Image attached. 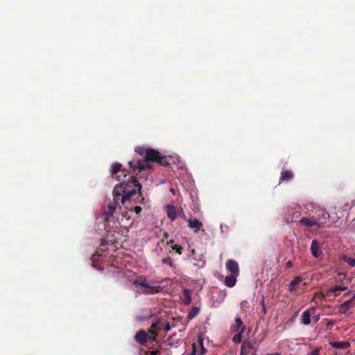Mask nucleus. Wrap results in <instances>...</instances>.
Here are the masks:
<instances>
[{"label": "nucleus", "instance_id": "obj_19", "mask_svg": "<svg viewBox=\"0 0 355 355\" xmlns=\"http://www.w3.org/2000/svg\"><path fill=\"white\" fill-rule=\"evenodd\" d=\"M242 327H245L243 325V322L241 318L238 317L235 319V322L231 326V331L232 332H239Z\"/></svg>", "mask_w": 355, "mask_h": 355}, {"label": "nucleus", "instance_id": "obj_8", "mask_svg": "<svg viewBox=\"0 0 355 355\" xmlns=\"http://www.w3.org/2000/svg\"><path fill=\"white\" fill-rule=\"evenodd\" d=\"M300 223L305 227H311L313 226L322 227L324 225L323 222L318 221L315 218L309 219L306 217H303L300 220Z\"/></svg>", "mask_w": 355, "mask_h": 355}, {"label": "nucleus", "instance_id": "obj_17", "mask_svg": "<svg viewBox=\"0 0 355 355\" xmlns=\"http://www.w3.org/2000/svg\"><path fill=\"white\" fill-rule=\"evenodd\" d=\"M294 178V174L291 171H283L279 178L280 182H289Z\"/></svg>", "mask_w": 355, "mask_h": 355}, {"label": "nucleus", "instance_id": "obj_25", "mask_svg": "<svg viewBox=\"0 0 355 355\" xmlns=\"http://www.w3.org/2000/svg\"><path fill=\"white\" fill-rule=\"evenodd\" d=\"M164 320H159L156 322L152 324L151 329L150 330H154L155 332L157 330H163Z\"/></svg>", "mask_w": 355, "mask_h": 355}, {"label": "nucleus", "instance_id": "obj_32", "mask_svg": "<svg viewBox=\"0 0 355 355\" xmlns=\"http://www.w3.org/2000/svg\"><path fill=\"white\" fill-rule=\"evenodd\" d=\"M345 261L351 266H355V259L354 258H351V257H348L347 259H345Z\"/></svg>", "mask_w": 355, "mask_h": 355}, {"label": "nucleus", "instance_id": "obj_3", "mask_svg": "<svg viewBox=\"0 0 355 355\" xmlns=\"http://www.w3.org/2000/svg\"><path fill=\"white\" fill-rule=\"evenodd\" d=\"M157 336V332L154 330H149L148 333L144 330H139L136 333L135 340L139 344L146 345L148 341L150 343L155 341Z\"/></svg>", "mask_w": 355, "mask_h": 355}, {"label": "nucleus", "instance_id": "obj_36", "mask_svg": "<svg viewBox=\"0 0 355 355\" xmlns=\"http://www.w3.org/2000/svg\"><path fill=\"white\" fill-rule=\"evenodd\" d=\"M178 216H180L181 218H184L185 217L184 214L183 210H182V208L178 209Z\"/></svg>", "mask_w": 355, "mask_h": 355}, {"label": "nucleus", "instance_id": "obj_29", "mask_svg": "<svg viewBox=\"0 0 355 355\" xmlns=\"http://www.w3.org/2000/svg\"><path fill=\"white\" fill-rule=\"evenodd\" d=\"M156 162H157L159 165L163 166H167L169 165L166 157L164 156H162L161 155H160V159L159 158Z\"/></svg>", "mask_w": 355, "mask_h": 355}, {"label": "nucleus", "instance_id": "obj_21", "mask_svg": "<svg viewBox=\"0 0 355 355\" xmlns=\"http://www.w3.org/2000/svg\"><path fill=\"white\" fill-rule=\"evenodd\" d=\"M302 323L304 325H309L311 323V311L307 309L302 313Z\"/></svg>", "mask_w": 355, "mask_h": 355}, {"label": "nucleus", "instance_id": "obj_27", "mask_svg": "<svg viewBox=\"0 0 355 355\" xmlns=\"http://www.w3.org/2000/svg\"><path fill=\"white\" fill-rule=\"evenodd\" d=\"M122 164L118 162L114 163L112 166L111 173L115 175L121 170Z\"/></svg>", "mask_w": 355, "mask_h": 355}, {"label": "nucleus", "instance_id": "obj_38", "mask_svg": "<svg viewBox=\"0 0 355 355\" xmlns=\"http://www.w3.org/2000/svg\"><path fill=\"white\" fill-rule=\"evenodd\" d=\"M293 263H292V261H287V262L286 263V268H292V267H293Z\"/></svg>", "mask_w": 355, "mask_h": 355}, {"label": "nucleus", "instance_id": "obj_16", "mask_svg": "<svg viewBox=\"0 0 355 355\" xmlns=\"http://www.w3.org/2000/svg\"><path fill=\"white\" fill-rule=\"evenodd\" d=\"M329 344L336 349H347L350 347L349 342L329 341Z\"/></svg>", "mask_w": 355, "mask_h": 355}, {"label": "nucleus", "instance_id": "obj_7", "mask_svg": "<svg viewBox=\"0 0 355 355\" xmlns=\"http://www.w3.org/2000/svg\"><path fill=\"white\" fill-rule=\"evenodd\" d=\"M322 244L317 240L313 239L311 244V252L313 257L318 258L322 254Z\"/></svg>", "mask_w": 355, "mask_h": 355}, {"label": "nucleus", "instance_id": "obj_18", "mask_svg": "<svg viewBox=\"0 0 355 355\" xmlns=\"http://www.w3.org/2000/svg\"><path fill=\"white\" fill-rule=\"evenodd\" d=\"M130 178H131V180H128V183L133 185L135 187H137V191L139 193L138 198H141V200H143L144 198L141 196V184L139 182V181L137 180V179L135 177L132 176Z\"/></svg>", "mask_w": 355, "mask_h": 355}, {"label": "nucleus", "instance_id": "obj_31", "mask_svg": "<svg viewBox=\"0 0 355 355\" xmlns=\"http://www.w3.org/2000/svg\"><path fill=\"white\" fill-rule=\"evenodd\" d=\"M162 353V352L159 349H157V350H152V351H146L145 352L146 354H149V355H161Z\"/></svg>", "mask_w": 355, "mask_h": 355}, {"label": "nucleus", "instance_id": "obj_11", "mask_svg": "<svg viewBox=\"0 0 355 355\" xmlns=\"http://www.w3.org/2000/svg\"><path fill=\"white\" fill-rule=\"evenodd\" d=\"M166 211L167 214V216L170 218L171 221H174L177 216L178 210L176 209L175 207L173 205H168L166 207Z\"/></svg>", "mask_w": 355, "mask_h": 355}, {"label": "nucleus", "instance_id": "obj_2", "mask_svg": "<svg viewBox=\"0 0 355 355\" xmlns=\"http://www.w3.org/2000/svg\"><path fill=\"white\" fill-rule=\"evenodd\" d=\"M136 194L135 189L127 190L126 185L123 182L116 185L113 189V198L121 201L122 205L130 210H132V207H129L128 204Z\"/></svg>", "mask_w": 355, "mask_h": 355}, {"label": "nucleus", "instance_id": "obj_9", "mask_svg": "<svg viewBox=\"0 0 355 355\" xmlns=\"http://www.w3.org/2000/svg\"><path fill=\"white\" fill-rule=\"evenodd\" d=\"M188 227L193 230L195 233L200 231L202 227V223L198 220L196 218L190 217L188 220Z\"/></svg>", "mask_w": 355, "mask_h": 355}, {"label": "nucleus", "instance_id": "obj_37", "mask_svg": "<svg viewBox=\"0 0 355 355\" xmlns=\"http://www.w3.org/2000/svg\"><path fill=\"white\" fill-rule=\"evenodd\" d=\"M261 304L263 313H266V305H265L264 298L263 297L261 300Z\"/></svg>", "mask_w": 355, "mask_h": 355}, {"label": "nucleus", "instance_id": "obj_4", "mask_svg": "<svg viewBox=\"0 0 355 355\" xmlns=\"http://www.w3.org/2000/svg\"><path fill=\"white\" fill-rule=\"evenodd\" d=\"M303 278L300 276H296L288 284V291L295 295H299L298 291L300 289H304L306 286V283H303Z\"/></svg>", "mask_w": 355, "mask_h": 355}, {"label": "nucleus", "instance_id": "obj_23", "mask_svg": "<svg viewBox=\"0 0 355 355\" xmlns=\"http://www.w3.org/2000/svg\"><path fill=\"white\" fill-rule=\"evenodd\" d=\"M245 331V327H242L239 332H236V334L232 338V340L235 344L241 343L242 341V334Z\"/></svg>", "mask_w": 355, "mask_h": 355}, {"label": "nucleus", "instance_id": "obj_40", "mask_svg": "<svg viewBox=\"0 0 355 355\" xmlns=\"http://www.w3.org/2000/svg\"><path fill=\"white\" fill-rule=\"evenodd\" d=\"M266 355H281V354L279 353H268Z\"/></svg>", "mask_w": 355, "mask_h": 355}, {"label": "nucleus", "instance_id": "obj_24", "mask_svg": "<svg viewBox=\"0 0 355 355\" xmlns=\"http://www.w3.org/2000/svg\"><path fill=\"white\" fill-rule=\"evenodd\" d=\"M200 308L197 306H193L189 311L187 314V318L189 320H191L194 318L199 313Z\"/></svg>", "mask_w": 355, "mask_h": 355}, {"label": "nucleus", "instance_id": "obj_5", "mask_svg": "<svg viewBox=\"0 0 355 355\" xmlns=\"http://www.w3.org/2000/svg\"><path fill=\"white\" fill-rule=\"evenodd\" d=\"M119 200L113 198L112 201H110L107 207L104 208L103 214L105 221H111L113 214L115 212L116 209L119 205Z\"/></svg>", "mask_w": 355, "mask_h": 355}, {"label": "nucleus", "instance_id": "obj_30", "mask_svg": "<svg viewBox=\"0 0 355 355\" xmlns=\"http://www.w3.org/2000/svg\"><path fill=\"white\" fill-rule=\"evenodd\" d=\"M171 248H172L173 250H175V252L178 254H181L182 253V246H180L179 245H177V244H175V245H171Z\"/></svg>", "mask_w": 355, "mask_h": 355}, {"label": "nucleus", "instance_id": "obj_10", "mask_svg": "<svg viewBox=\"0 0 355 355\" xmlns=\"http://www.w3.org/2000/svg\"><path fill=\"white\" fill-rule=\"evenodd\" d=\"M226 268L232 274L239 275V268L238 263L233 259H229L226 262Z\"/></svg>", "mask_w": 355, "mask_h": 355}, {"label": "nucleus", "instance_id": "obj_15", "mask_svg": "<svg viewBox=\"0 0 355 355\" xmlns=\"http://www.w3.org/2000/svg\"><path fill=\"white\" fill-rule=\"evenodd\" d=\"M181 300L184 304H190L191 302V291L189 289H184L182 294Z\"/></svg>", "mask_w": 355, "mask_h": 355}, {"label": "nucleus", "instance_id": "obj_26", "mask_svg": "<svg viewBox=\"0 0 355 355\" xmlns=\"http://www.w3.org/2000/svg\"><path fill=\"white\" fill-rule=\"evenodd\" d=\"M162 263L163 264H166L168 265L171 268H175V264L174 263V262L173 261V260L171 259V257H165V258H163L162 259Z\"/></svg>", "mask_w": 355, "mask_h": 355}, {"label": "nucleus", "instance_id": "obj_34", "mask_svg": "<svg viewBox=\"0 0 355 355\" xmlns=\"http://www.w3.org/2000/svg\"><path fill=\"white\" fill-rule=\"evenodd\" d=\"M320 349L321 348H316V349H313L310 354H309L307 355H320Z\"/></svg>", "mask_w": 355, "mask_h": 355}, {"label": "nucleus", "instance_id": "obj_20", "mask_svg": "<svg viewBox=\"0 0 355 355\" xmlns=\"http://www.w3.org/2000/svg\"><path fill=\"white\" fill-rule=\"evenodd\" d=\"M237 276L238 275H232V274L230 276H227L225 279V284L227 287H230V288L233 287L236 284Z\"/></svg>", "mask_w": 355, "mask_h": 355}, {"label": "nucleus", "instance_id": "obj_22", "mask_svg": "<svg viewBox=\"0 0 355 355\" xmlns=\"http://www.w3.org/2000/svg\"><path fill=\"white\" fill-rule=\"evenodd\" d=\"M133 284L135 286H140L144 288H146V287H147L148 285L146 278L144 276L139 277L137 279H135L133 282Z\"/></svg>", "mask_w": 355, "mask_h": 355}, {"label": "nucleus", "instance_id": "obj_28", "mask_svg": "<svg viewBox=\"0 0 355 355\" xmlns=\"http://www.w3.org/2000/svg\"><path fill=\"white\" fill-rule=\"evenodd\" d=\"M147 150L148 148L143 146L137 147L135 149V152L139 155L143 156L144 159L146 158Z\"/></svg>", "mask_w": 355, "mask_h": 355}, {"label": "nucleus", "instance_id": "obj_39", "mask_svg": "<svg viewBox=\"0 0 355 355\" xmlns=\"http://www.w3.org/2000/svg\"><path fill=\"white\" fill-rule=\"evenodd\" d=\"M322 217H323L324 218H329V214H328L327 212H324V211H322Z\"/></svg>", "mask_w": 355, "mask_h": 355}, {"label": "nucleus", "instance_id": "obj_12", "mask_svg": "<svg viewBox=\"0 0 355 355\" xmlns=\"http://www.w3.org/2000/svg\"><path fill=\"white\" fill-rule=\"evenodd\" d=\"M355 300V294L349 300L345 301L339 306V311L341 313H345L352 306H354V300Z\"/></svg>", "mask_w": 355, "mask_h": 355}, {"label": "nucleus", "instance_id": "obj_6", "mask_svg": "<svg viewBox=\"0 0 355 355\" xmlns=\"http://www.w3.org/2000/svg\"><path fill=\"white\" fill-rule=\"evenodd\" d=\"M254 344V340H244L241 345L240 355H255L256 349Z\"/></svg>", "mask_w": 355, "mask_h": 355}, {"label": "nucleus", "instance_id": "obj_13", "mask_svg": "<svg viewBox=\"0 0 355 355\" xmlns=\"http://www.w3.org/2000/svg\"><path fill=\"white\" fill-rule=\"evenodd\" d=\"M347 286H336L335 287H332L328 289L327 292V295L328 297H337L338 295V291H344L347 290Z\"/></svg>", "mask_w": 355, "mask_h": 355}, {"label": "nucleus", "instance_id": "obj_33", "mask_svg": "<svg viewBox=\"0 0 355 355\" xmlns=\"http://www.w3.org/2000/svg\"><path fill=\"white\" fill-rule=\"evenodd\" d=\"M171 329V326L169 324V322L166 321V320H164V324H163V330L165 331V332H167L168 331H169Z\"/></svg>", "mask_w": 355, "mask_h": 355}, {"label": "nucleus", "instance_id": "obj_14", "mask_svg": "<svg viewBox=\"0 0 355 355\" xmlns=\"http://www.w3.org/2000/svg\"><path fill=\"white\" fill-rule=\"evenodd\" d=\"M162 291V287L160 286H150L149 284L147 285V287L144 288V290L142 291L144 294L146 295H153L155 293H158Z\"/></svg>", "mask_w": 355, "mask_h": 355}, {"label": "nucleus", "instance_id": "obj_41", "mask_svg": "<svg viewBox=\"0 0 355 355\" xmlns=\"http://www.w3.org/2000/svg\"><path fill=\"white\" fill-rule=\"evenodd\" d=\"M352 293V291H348L345 294V296H347Z\"/></svg>", "mask_w": 355, "mask_h": 355}, {"label": "nucleus", "instance_id": "obj_35", "mask_svg": "<svg viewBox=\"0 0 355 355\" xmlns=\"http://www.w3.org/2000/svg\"><path fill=\"white\" fill-rule=\"evenodd\" d=\"M133 210H134V211H135L136 214H140V213H141V211L142 209H141V207H139V206H135V207H134Z\"/></svg>", "mask_w": 355, "mask_h": 355}, {"label": "nucleus", "instance_id": "obj_1", "mask_svg": "<svg viewBox=\"0 0 355 355\" xmlns=\"http://www.w3.org/2000/svg\"><path fill=\"white\" fill-rule=\"evenodd\" d=\"M160 153L158 150L153 148H148L146 156L144 160L133 159L128 162L130 168L133 172L138 171L139 173H141L146 170L150 171L151 169V165L148 164L149 162H156L158 159H160Z\"/></svg>", "mask_w": 355, "mask_h": 355}]
</instances>
